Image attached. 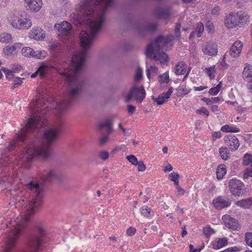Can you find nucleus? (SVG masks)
<instances>
[{"instance_id": "1", "label": "nucleus", "mask_w": 252, "mask_h": 252, "mask_svg": "<svg viewBox=\"0 0 252 252\" xmlns=\"http://www.w3.org/2000/svg\"><path fill=\"white\" fill-rule=\"evenodd\" d=\"M45 116H41L39 112L34 113L29 118L25 126L21 128L8 145L9 151H12L17 145L25 146L23 153L25 156V166L29 168L32 163L41 159L46 160L51 157V144L56 140L63 126L61 121L58 122L55 128H50L41 133L45 126Z\"/></svg>"}, {"instance_id": "2", "label": "nucleus", "mask_w": 252, "mask_h": 252, "mask_svg": "<svg viewBox=\"0 0 252 252\" xmlns=\"http://www.w3.org/2000/svg\"><path fill=\"white\" fill-rule=\"evenodd\" d=\"M104 21V15L101 14L98 20L91 21L89 25L90 32L82 30L79 34L80 46L83 50L74 54L71 59V63L74 66V75L68 77L67 79L70 88L68 91V98L64 102L66 107L73 104L76 99L79 96L83 91L85 81L84 79H80L78 76L85 61L87 51L92 44L94 38L101 29Z\"/></svg>"}, {"instance_id": "3", "label": "nucleus", "mask_w": 252, "mask_h": 252, "mask_svg": "<svg viewBox=\"0 0 252 252\" xmlns=\"http://www.w3.org/2000/svg\"><path fill=\"white\" fill-rule=\"evenodd\" d=\"M249 16L245 11L239 10L227 14L224 20V25L228 29L237 27H243L249 22Z\"/></svg>"}, {"instance_id": "4", "label": "nucleus", "mask_w": 252, "mask_h": 252, "mask_svg": "<svg viewBox=\"0 0 252 252\" xmlns=\"http://www.w3.org/2000/svg\"><path fill=\"white\" fill-rule=\"evenodd\" d=\"M105 0H84L79 4L81 10L83 11V14L87 17H92L94 11L95 6L99 5ZM114 0H107L105 2L106 7H109L113 3Z\"/></svg>"}, {"instance_id": "5", "label": "nucleus", "mask_w": 252, "mask_h": 252, "mask_svg": "<svg viewBox=\"0 0 252 252\" xmlns=\"http://www.w3.org/2000/svg\"><path fill=\"white\" fill-rule=\"evenodd\" d=\"M228 188L231 194L235 197L242 196L246 190L244 183L236 178H233L229 181Z\"/></svg>"}, {"instance_id": "6", "label": "nucleus", "mask_w": 252, "mask_h": 252, "mask_svg": "<svg viewBox=\"0 0 252 252\" xmlns=\"http://www.w3.org/2000/svg\"><path fill=\"white\" fill-rule=\"evenodd\" d=\"M146 97V91L143 86L138 87L137 86H132L129 93L125 97V101L126 102H129L132 97L138 103H141Z\"/></svg>"}, {"instance_id": "7", "label": "nucleus", "mask_w": 252, "mask_h": 252, "mask_svg": "<svg viewBox=\"0 0 252 252\" xmlns=\"http://www.w3.org/2000/svg\"><path fill=\"white\" fill-rule=\"evenodd\" d=\"M158 24L156 22L147 23L145 24L138 25L136 29L140 37L144 36L147 33H154L157 30Z\"/></svg>"}, {"instance_id": "8", "label": "nucleus", "mask_w": 252, "mask_h": 252, "mask_svg": "<svg viewBox=\"0 0 252 252\" xmlns=\"http://www.w3.org/2000/svg\"><path fill=\"white\" fill-rule=\"evenodd\" d=\"M164 36L159 35L157 37L154 42L149 44L146 49L145 53L147 56L152 58V55L154 53V48L160 51L161 50V45H163Z\"/></svg>"}, {"instance_id": "9", "label": "nucleus", "mask_w": 252, "mask_h": 252, "mask_svg": "<svg viewBox=\"0 0 252 252\" xmlns=\"http://www.w3.org/2000/svg\"><path fill=\"white\" fill-rule=\"evenodd\" d=\"M212 203L216 209L220 210L230 206L231 201L227 196H219L213 200Z\"/></svg>"}, {"instance_id": "10", "label": "nucleus", "mask_w": 252, "mask_h": 252, "mask_svg": "<svg viewBox=\"0 0 252 252\" xmlns=\"http://www.w3.org/2000/svg\"><path fill=\"white\" fill-rule=\"evenodd\" d=\"M22 45V43L19 42L15 43L12 45H6L2 49V53L7 58H13L17 54L18 50L21 48Z\"/></svg>"}, {"instance_id": "11", "label": "nucleus", "mask_w": 252, "mask_h": 252, "mask_svg": "<svg viewBox=\"0 0 252 252\" xmlns=\"http://www.w3.org/2000/svg\"><path fill=\"white\" fill-rule=\"evenodd\" d=\"M62 174L54 169H51L49 171H45L41 176L44 182H50L53 181H60L62 178Z\"/></svg>"}, {"instance_id": "12", "label": "nucleus", "mask_w": 252, "mask_h": 252, "mask_svg": "<svg viewBox=\"0 0 252 252\" xmlns=\"http://www.w3.org/2000/svg\"><path fill=\"white\" fill-rule=\"evenodd\" d=\"M1 70L5 74L6 77L8 80H11L15 78L13 81V86L11 87V89H13L17 88L22 84L23 80L24 79V78L19 77H15L14 72L10 71L5 67H2Z\"/></svg>"}, {"instance_id": "13", "label": "nucleus", "mask_w": 252, "mask_h": 252, "mask_svg": "<svg viewBox=\"0 0 252 252\" xmlns=\"http://www.w3.org/2000/svg\"><path fill=\"white\" fill-rule=\"evenodd\" d=\"M99 128L102 129L104 128L107 129V134L102 136L99 140V144L103 145L108 139L109 135L113 130V124L109 119H107L104 123H100L98 126Z\"/></svg>"}, {"instance_id": "14", "label": "nucleus", "mask_w": 252, "mask_h": 252, "mask_svg": "<svg viewBox=\"0 0 252 252\" xmlns=\"http://www.w3.org/2000/svg\"><path fill=\"white\" fill-rule=\"evenodd\" d=\"M224 141L232 151H236L239 147V141L236 136L231 134L226 135L224 137Z\"/></svg>"}, {"instance_id": "15", "label": "nucleus", "mask_w": 252, "mask_h": 252, "mask_svg": "<svg viewBox=\"0 0 252 252\" xmlns=\"http://www.w3.org/2000/svg\"><path fill=\"white\" fill-rule=\"evenodd\" d=\"M173 87H171L166 93H162L159 95L158 97L155 98L152 96V99L154 102H156L158 105H161L168 101V99L170 97L171 94L173 92Z\"/></svg>"}, {"instance_id": "16", "label": "nucleus", "mask_w": 252, "mask_h": 252, "mask_svg": "<svg viewBox=\"0 0 252 252\" xmlns=\"http://www.w3.org/2000/svg\"><path fill=\"white\" fill-rule=\"evenodd\" d=\"M171 11L172 8L169 6L165 8L159 7L154 10L153 15L157 18L167 19L171 14Z\"/></svg>"}, {"instance_id": "17", "label": "nucleus", "mask_w": 252, "mask_h": 252, "mask_svg": "<svg viewBox=\"0 0 252 252\" xmlns=\"http://www.w3.org/2000/svg\"><path fill=\"white\" fill-rule=\"evenodd\" d=\"M25 4L28 10L36 12L41 9L42 1V0H25Z\"/></svg>"}, {"instance_id": "18", "label": "nucleus", "mask_w": 252, "mask_h": 252, "mask_svg": "<svg viewBox=\"0 0 252 252\" xmlns=\"http://www.w3.org/2000/svg\"><path fill=\"white\" fill-rule=\"evenodd\" d=\"M54 28L63 35H68L72 30L71 24L66 21L62 22L61 24H55Z\"/></svg>"}, {"instance_id": "19", "label": "nucleus", "mask_w": 252, "mask_h": 252, "mask_svg": "<svg viewBox=\"0 0 252 252\" xmlns=\"http://www.w3.org/2000/svg\"><path fill=\"white\" fill-rule=\"evenodd\" d=\"M243 43L240 41H235L231 46L229 53L233 58L238 57L242 51Z\"/></svg>"}, {"instance_id": "20", "label": "nucleus", "mask_w": 252, "mask_h": 252, "mask_svg": "<svg viewBox=\"0 0 252 252\" xmlns=\"http://www.w3.org/2000/svg\"><path fill=\"white\" fill-rule=\"evenodd\" d=\"M228 217L227 220H224V218L226 217V216L222 217L225 223V225L229 229H232V230H238L240 228V225L238 220L233 218L229 217V216H227Z\"/></svg>"}, {"instance_id": "21", "label": "nucleus", "mask_w": 252, "mask_h": 252, "mask_svg": "<svg viewBox=\"0 0 252 252\" xmlns=\"http://www.w3.org/2000/svg\"><path fill=\"white\" fill-rule=\"evenodd\" d=\"M228 244V239L226 237H222L216 239L211 243L212 248L214 250L220 249Z\"/></svg>"}, {"instance_id": "22", "label": "nucleus", "mask_w": 252, "mask_h": 252, "mask_svg": "<svg viewBox=\"0 0 252 252\" xmlns=\"http://www.w3.org/2000/svg\"><path fill=\"white\" fill-rule=\"evenodd\" d=\"M203 53L211 56H214L218 53V45L216 43L208 44L205 48L203 49Z\"/></svg>"}, {"instance_id": "23", "label": "nucleus", "mask_w": 252, "mask_h": 252, "mask_svg": "<svg viewBox=\"0 0 252 252\" xmlns=\"http://www.w3.org/2000/svg\"><path fill=\"white\" fill-rule=\"evenodd\" d=\"M243 79L248 83H252V65L246 63L243 72Z\"/></svg>"}, {"instance_id": "24", "label": "nucleus", "mask_w": 252, "mask_h": 252, "mask_svg": "<svg viewBox=\"0 0 252 252\" xmlns=\"http://www.w3.org/2000/svg\"><path fill=\"white\" fill-rule=\"evenodd\" d=\"M156 61H159L161 64H165L169 61L168 55L164 52H161L157 54L152 55V58Z\"/></svg>"}, {"instance_id": "25", "label": "nucleus", "mask_w": 252, "mask_h": 252, "mask_svg": "<svg viewBox=\"0 0 252 252\" xmlns=\"http://www.w3.org/2000/svg\"><path fill=\"white\" fill-rule=\"evenodd\" d=\"M235 204L242 208L249 209L252 205V197L243 199L235 202Z\"/></svg>"}, {"instance_id": "26", "label": "nucleus", "mask_w": 252, "mask_h": 252, "mask_svg": "<svg viewBox=\"0 0 252 252\" xmlns=\"http://www.w3.org/2000/svg\"><path fill=\"white\" fill-rule=\"evenodd\" d=\"M187 65L184 62H178L175 66V73L176 75H184L186 72Z\"/></svg>"}, {"instance_id": "27", "label": "nucleus", "mask_w": 252, "mask_h": 252, "mask_svg": "<svg viewBox=\"0 0 252 252\" xmlns=\"http://www.w3.org/2000/svg\"><path fill=\"white\" fill-rule=\"evenodd\" d=\"M226 173V166L224 164H220L217 169V178L219 180L222 179Z\"/></svg>"}, {"instance_id": "28", "label": "nucleus", "mask_w": 252, "mask_h": 252, "mask_svg": "<svg viewBox=\"0 0 252 252\" xmlns=\"http://www.w3.org/2000/svg\"><path fill=\"white\" fill-rule=\"evenodd\" d=\"M32 23L31 21L27 18L25 19H21L20 22L18 25L19 30L21 29H28L32 26Z\"/></svg>"}, {"instance_id": "29", "label": "nucleus", "mask_w": 252, "mask_h": 252, "mask_svg": "<svg viewBox=\"0 0 252 252\" xmlns=\"http://www.w3.org/2000/svg\"><path fill=\"white\" fill-rule=\"evenodd\" d=\"M221 130L224 132H239L240 131L239 128L236 126H232L229 125H225L221 127Z\"/></svg>"}, {"instance_id": "30", "label": "nucleus", "mask_w": 252, "mask_h": 252, "mask_svg": "<svg viewBox=\"0 0 252 252\" xmlns=\"http://www.w3.org/2000/svg\"><path fill=\"white\" fill-rule=\"evenodd\" d=\"M0 42L5 44L12 42V35L8 33H2L0 34Z\"/></svg>"}, {"instance_id": "31", "label": "nucleus", "mask_w": 252, "mask_h": 252, "mask_svg": "<svg viewBox=\"0 0 252 252\" xmlns=\"http://www.w3.org/2000/svg\"><path fill=\"white\" fill-rule=\"evenodd\" d=\"M22 54L27 57H33V54L35 53L34 50L30 47H25L21 50Z\"/></svg>"}, {"instance_id": "32", "label": "nucleus", "mask_w": 252, "mask_h": 252, "mask_svg": "<svg viewBox=\"0 0 252 252\" xmlns=\"http://www.w3.org/2000/svg\"><path fill=\"white\" fill-rule=\"evenodd\" d=\"M201 100L206 102L207 105H211V104L213 103H218L220 100V98L219 96L215 97H211V98H207L205 97H203Z\"/></svg>"}, {"instance_id": "33", "label": "nucleus", "mask_w": 252, "mask_h": 252, "mask_svg": "<svg viewBox=\"0 0 252 252\" xmlns=\"http://www.w3.org/2000/svg\"><path fill=\"white\" fill-rule=\"evenodd\" d=\"M48 67L45 65H40L37 69V72L41 78H44L46 77V73L48 71Z\"/></svg>"}, {"instance_id": "34", "label": "nucleus", "mask_w": 252, "mask_h": 252, "mask_svg": "<svg viewBox=\"0 0 252 252\" xmlns=\"http://www.w3.org/2000/svg\"><path fill=\"white\" fill-rule=\"evenodd\" d=\"M158 80L160 84L168 83L169 81V75L168 72H165L162 74H160L158 77Z\"/></svg>"}, {"instance_id": "35", "label": "nucleus", "mask_w": 252, "mask_h": 252, "mask_svg": "<svg viewBox=\"0 0 252 252\" xmlns=\"http://www.w3.org/2000/svg\"><path fill=\"white\" fill-rule=\"evenodd\" d=\"M20 20H21V19L18 18L17 16H15V15H13L10 17V18L9 20L11 23V26L14 28L18 29V25L20 22Z\"/></svg>"}, {"instance_id": "36", "label": "nucleus", "mask_w": 252, "mask_h": 252, "mask_svg": "<svg viewBox=\"0 0 252 252\" xmlns=\"http://www.w3.org/2000/svg\"><path fill=\"white\" fill-rule=\"evenodd\" d=\"M203 234L206 238H209L210 236L215 233L214 229L212 228L210 225H207L203 228Z\"/></svg>"}, {"instance_id": "37", "label": "nucleus", "mask_w": 252, "mask_h": 252, "mask_svg": "<svg viewBox=\"0 0 252 252\" xmlns=\"http://www.w3.org/2000/svg\"><path fill=\"white\" fill-rule=\"evenodd\" d=\"M252 163V155L249 154H246L243 159V164L245 165H249Z\"/></svg>"}, {"instance_id": "38", "label": "nucleus", "mask_w": 252, "mask_h": 252, "mask_svg": "<svg viewBox=\"0 0 252 252\" xmlns=\"http://www.w3.org/2000/svg\"><path fill=\"white\" fill-rule=\"evenodd\" d=\"M151 209L150 207L144 206L140 208V212L141 214L146 218H149Z\"/></svg>"}, {"instance_id": "39", "label": "nucleus", "mask_w": 252, "mask_h": 252, "mask_svg": "<svg viewBox=\"0 0 252 252\" xmlns=\"http://www.w3.org/2000/svg\"><path fill=\"white\" fill-rule=\"evenodd\" d=\"M220 155L221 158L226 160L228 158V153L227 152V149L226 148H220L219 150Z\"/></svg>"}, {"instance_id": "40", "label": "nucleus", "mask_w": 252, "mask_h": 252, "mask_svg": "<svg viewBox=\"0 0 252 252\" xmlns=\"http://www.w3.org/2000/svg\"><path fill=\"white\" fill-rule=\"evenodd\" d=\"M47 54L45 51H36L33 54V57L38 59H43L46 57Z\"/></svg>"}, {"instance_id": "41", "label": "nucleus", "mask_w": 252, "mask_h": 252, "mask_svg": "<svg viewBox=\"0 0 252 252\" xmlns=\"http://www.w3.org/2000/svg\"><path fill=\"white\" fill-rule=\"evenodd\" d=\"M204 25L203 24V23H201V22L199 23L197 25V26L196 27V31H195V32H196L197 36L198 37H200L201 36V34L204 31Z\"/></svg>"}, {"instance_id": "42", "label": "nucleus", "mask_w": 252, "mask_h": 252, "mask_svg": "<svg viewBox=\"0 0 252 252\" xmlns=\"http://www.w3.org/2000/svg\"><path fill=\"white\" fill-rule=\"evenodd\" d=\"M245 241L246 244L252 248V232H247L245 234Z\"/></svg>"}, {"instance_id": "43", "label": "nucleus", "mask_w": 252, "mask_h": 252, "mask_svg": "<svg viewBox=\"0 0 252 252\" xmlns=\"http://www.w3.org/2000/svg\"><path fill=\"white\" fill-rule=\"evenodd\" d=\"M216 70L214 67H209L206 68L205 69V72L207 74V75L210 77L211 80L214 79L215 78V75L213 74V73H215Z\"/></svg>"}, {"instance_id": "44", "label": "nucleus", "mask_w": 252, "mask_h": 252, "mask_svg": "<svg viewBox=\"0 0 252 252\" xmlns=\"http://www.w3.org/2000/svg\"><path fill=\"white\" fill-rule=\"evenodd\" d=\"M33 38L36 40H42L45 37V33H42L40 35L38 34V31L36 30L33 32Z\"/></svg>"}, {"instance_id": "45", "label": "nucleus", "mask_w": 252, "mask_h": 252, "mask_svg": "<svg viewBox=\"0 0 252 252\" xmlns=\"http://www.w3.org/2000/svg\"><path fill=\"white\" fill-rule=\"evenodd\" d=\"M126 158L130 163L134 165H137V164L138 163L137 158L134 155L127 156Z\"/></svg>"}, {"instance_id": "46", "label": "nucleus", "mask_w": 252, "mask_h": 252, "mask_svg": "<svg viewBox=\"0 0 252 252\" xmlns=\"http://www.w3.org/2000/svg\"><path fill=\"white\" fill-rule=\"evenodd\" d=\"M109 154L108 152L105 151H101L99 153L98 156L99 158L103 160H105L109 158Z\"/></svg>"}, {"instance_id": "47", "label": "nucleus", "mask_w": 252, "mask_h": 252, "mask_svg": "<svg viewBox=\"0 0 252 252\" xmlns=\"http://www.w3.org/2000/svg\"><path fill=\"white\" fill-rule=\"evenodd\" d=\"M180 29H181V23L179 22L177 23L176 24L174 32H175V36L178 38H179L181 36Z\"/></svg>"}, {"instance_id": "48", "label": "nucleus", "mask_w": 252, "mask_h": 252, "mask_svg": "<svg viewBox=\"0 0 252 252\" xmlns=\"http://www.w3.org/2000/svg\"><path fill=\"white\" fill-rule=\"evenodd\" d=\"M179 174L175 172H172L168 176L169 179L172 181L177 180V179H179Z\"/></svg>"}, {"instance_id": "49", "label": "nucleus", "mask_w": 252, "mask_h": 252, "mask_svg": "<svg viewBox=\"0 0 252 252\" xmlns=\"http://www.w3.org/2000/svg\"><path fill=\"white\" fill-rule=\"evenodd\" d=\"M196 113L198 114L202 113L204 114L206 117H208L209 116V112L205 107H202L199 109L196 110Z\"/></svg>"}, {"instance_id": "50", "label": "nucleus", "mask_w": 252, "mask_h": 252, "mask_svg": "<svg viewBox=\"0 0 252 252\" xmlns=\"http://www.w3.org/2000/svg\"><path fill=\"white\" fill-rule=\"evenodd\" d=\"M142 78V70L140 68H138L136 71L135 75V81H139Z\"/></svg>"}, {"instance_id": "51", "label": "nucleus", "mask_w": 252, "mask_h": 252, "mask_svg": "<svg viewBox=\"0 0 252 252\" xmlns=\"http://www.w3.org/2000/svg\"><path fill=\"white\" fill-rule=\"evenodd\" d=\"M220 7L216 5L212 9L211 14L212 15L218 16L220 14Z\"/></svg>"}, {"instance_id": "52", "label": "nucleus", "mask_w": 252, "mask_h": 252, "mask_svg": "<svg viewBox=\"0 0 252 252\" xmlns=\"http://www.w3.org/2000/svg\"><path fill=\"white\" fill-rule=\"evenodd\" d=\"M138 165V170L139 171H144L146 169V165L142 161H138V163L137 164Z\"/></svg>"}, {"instance_id": "53", "label": "nucleus", "mask_w": 252, "mask_h": 252, "mask_svg": "<svg viewBox=\"0 0 252 252\" xmlns=\"http://www.w3.org/2000/svg\"><path fill=\"white\" fill-rule=\"evenodd\" d=\"M221 136V133L220 131H215L212 134V139L213 141H215L217 139L220 138Z\"/></svg>"}, {"instance_id": "54", "label": "nucleus", "mask_w": 252, "mask_h": 252, "mask_svg": "<svg viewBox=\"0 0 252 252\" xmlns=\"http://www.w3.org/2000/svg\"><path fill=\"white\" fill-rule=\"evenodd\" d=\"M239 250L240 249L238 247L235 246L233 247L228 248L222 251L223 252H237L239 251Z\"/></svg>"}, {"instance_id": "55", "label": "nucleus", "mask_w": 252, "mask_h": 252, "mask_svg": "<svg viewBox=\"0 0 252 252\" xmlns=\"http://www.w3.org/2000/svg\"><path fill=\"white\" fill-rule=\"evenodd\" d=\"M135 232L136 229L134 227H130L127 229L126 234L127 236H132L135 233Z\"/></svg>"}, {"instance_id": "56", "label": "nucleus", "mask_w": 252, "mask_h": 252, "mask_svg": "<svg viewBox=\"0 0 252 252\" xmlns=\"http://www.w3.org/2000/svg\"><path fill=\"white\" fill-rule=\"evenodd\" d=\"M136 108L132 105L128 104L127 106V110L130 115L133 114L135 111Z\"/></svg>"}, {"instance_id": "57", "label": "nucleus", "mask_w": 252, "mask_h": 252, "mask_svg": "<svg viewBox=\"0 0 252 252\" xmlns=\"http://www.w3.org/2000/svg\"><path fill=\"white\" fill-rule=\"evenodd\" d=\"M6 165L7 161L3 158H0V172H2L3 170V168Z\"/></svg>"}, {"instance_id": "58", "label": "nucleus", "mask_w": 252, "mask_h": 252, "mask_svg": "<svg viewBox=\"0 0 252 252\" xmlns=\"http://www.w3.org/2000/svg\"><path fill=\"white\" fill-rule=\"evenodd\" d=\"M220 91L217 89V88L215 87L211 88L208 93L211 95H217Z\"/></svg>"}, {"instance_id": "59", "label": "nucleus", "mask_w": 252, "mask_h": 252, "mask_svg": "<svg viewBox=\"0 0 252 252\" xmlns=\"http://www.w3.org/2000/svg\"><path fill=\"white\" fill-rule=\"evenodd\" d=\"M176 189L177 190V193L178 195H183L184 194L185 191L180 186L176 187Z\"/></svg>"}, {"instance_id": "60", "label": "nucleus", "mask_w": 252, "mask_h": 252, "mask_svg": "<svg viewBox=\"0 0 252 252\" xmlns=\"http://www.w3.org/2000/svg\"><path fill=\"white\" fill-rule=\"evenodd\" d=\"M214 25L212 23H211L210 21H208L206 25V28L210 32L212 30H213L214 29Z\"/></svg>"}, {"instance_id": "61", "label": "nucleus", "mask_w": 252, "mask_h": 252, "mask_svg": "<svg viewBox=\"0 0 252 252\" xmlns=\"http://www.w3.org/2000/svg\"><path fill=\"white\" fill-rule=\"evenodd\" d=\"M207 88V87L203 86H200L199 87H193V89L195 91H202Z\"/></svg>"}, {"instance_id": "62", "label": "nucleus", "mask_w": 252, "mask_h": 252, "mask_svg": "<svg viewBox=\"0 0 252 252\" xmlns=\"http://www.w3.org/2000/svg\"><path fill=\"white\" fill-rule=\"evenodd\" d=\"M190 89H188L185 86L184 87L183 86L182 91L183 93L184 96L189 94L190 92Z\"/></svg>"}, {"instance_id": "63", "label": "nucleus", "mask_w": 252, "mask_h": 252, "mask_svg": "<svg viewBox=\"0 0 252 252\" xmlns=\"http://www.w3.org/2000/svg\"><path fill=\"white\" fill-rule=\"evenodd\" d=\"M173 169V167L170 164H168L167 166H166L164 169V172L167 171H171Z\"/></svg>"}, {"instance_id": "64", "label": "nucleus", "mask_w": 252, "mask_h": 252, "mask_svg": "<svg viewBox=\"0 0 252 252\" xmlns=\"http://www.w3.org/2000/svg\"><path fill=\"white\" fill-rule=\"evenodd\" d=\"M251 169H247V174L248 176L252 177V164L251 165Z\"/></svg>"}]
</instances>
